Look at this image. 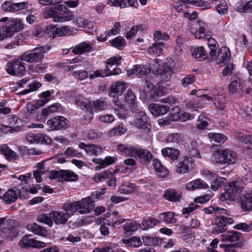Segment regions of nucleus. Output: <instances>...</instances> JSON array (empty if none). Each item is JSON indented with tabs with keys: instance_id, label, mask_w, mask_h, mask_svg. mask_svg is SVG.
Instances as JSON below:
<instances>
[{
	"instance_id": "f257e3e1",
	"label": "nucleus",
	"mask_w": 252,
	"mask_h": 252,
	"mask_svg": "<svg viewBox=\"0 0 252 252\" xmlns=\"http://www.w3.org/2000/svg\"><path fill=\"white\" fill-rule=\"evenodd\" d=\"M199 27L194 33L195 38L198 39L206 38L208 41V45L210 50L209 56L211 59L216 56L218 49L217 42L215 39L210 37L211 32L208 29V26L203 21L198 22Z\"/></svg>"
},
{
	"instance_id": "f03ea898",
	"label": "nucleus",
	"mask_w": 252,
	"mask_h": 252,
	"mask_svg": "<svg viewBox=\"0 0 252 252\" xmlns=\"http://www.w3.org/2000/svg\"><path fill=\"white\" fill-rule=\"evenodd\" d=\"M100 193H93L90 196L82 199L81 201L76 202L77 210L80 214H87L94 207V202L99 198Z\"/></svg>"
},
{
	"instance_id": "7ed1b4c3",
	"label": "nucleus",
	"mask_w": 252,
	"mask_h": 252,
	"mask_svg": "<svg viewBox=\"0 0 252 252\" xmlns=\"http://www.w3.org/2000/svg\"><path fill=\"white\" fill-rule=\"evenodd\" d=\"M241 181H235L229 183L225 186V193L220 197L221 201L232 200L236 194L241 191L243 186Z\"/></svg>"
},
{
	"instance_id": "20e7f679",
	"label": "nucleus",
	"mask_w": 252,
	"mask_h": 252,
	"mask_svg": "<svg viewBox=\"0 0 252 252\" xmlns=\"http://www.w3.org/2000/svg\"><path fill=\"white\" fill-rule=\"evenodd\" d=\"M45 49L43 46H39L34 49L27 51L22 55L23 61L28 63H37L41 61L45 53Z\"/></svg>"
},
{
	"instance_id": "39448f33",
	"label": "nucleus",
	"mask_w": 252,
	"mask_h": 252,
	"mask_svg": "<svg viewBox=\"0 0 252 252\" xmlns=\"http://www.w3.org/2000/svg\"><path fill=\"white\" fill-rule=\"evenodd\" d=\"M25 63L21 60H14L7 63L6 71L9 74L21 76L26 72Z\"/></svg>"
},
{
	"instance_id": "423d86ee",
	"label": "nucleus",
	"mask_w": 252,
	"mask_h": 252,
	"mask_svg": "<svg viewBox=\"0 0 252 252\" xmlns=\"http://www.w3.org/2000/svg\"><path fill=\"white\" fill-rule=\"evenodd\" d=\"M215 221L216 225L213 228L212 232L216 235L225 232L227 229L226 226L234 222L232 218L223 216H217Z\"/></svg>"
},
{
	"instance_id": "0eeeda50",
	"label": "nucleus",
	"mask_w": 252,
	"mask_h": 252,
	"mask_svg": "<svg viewBox=\"0 0 252 252\" xmlns=\"http://www.w3.org/2000/svg\"><path fill=\"white\" fill-rule=\"evenodd\" d=\"M56 14L55 22H62L71 20L74 17L72 11L63 4H59L54 7Z\"/></svg>"
},
{
	"instance_id": "6e6552de",
	"label": "nucleus",
	"mask_w": 252,
	"mask_h": 252,
	"mask_svg": "<svg viewBox=\"0 0 252 252\" xmlns=\"http://www.w3.org/2000/svg\"><path fill=\"white\" fill-rule=\"evenodd\" d=\"M112 101L115 105L114 110L116 114L121 119H125L127 115V111L125 107L126 103L123 99L122 95L111 96Z\"/></svg>"
},
{
	"instance_id": "1a4fd4ad",
	"label": "nucleus",
	"mask_w": 252,
	"mask_h": 252,
	"mask_svg": "<svg viewBox=\"0 0 252 252\" xmlns=\"http://www.w3.org/2000/svg\"><path fill=\"white\" fill-rule=\"evenodd\" d=\"M134 123L137 128L142 129L146 132H149L151 130L150 119L143 111H140L135 115Z\"/></svg>"
},
{
	"instance_id": "9d476101",
	"label": "nucleus",
	"mask_w": 252,
	"mask_h": 252,
	"mask_svg": "<svg viewBox=\"0 0 252 252\" xmlns=\"http://www.w3.org/2000/svg\"><path fill=\"white\" fill-rule=\"evenodd\" d=\"M47 124L50 126L51 130H58L67 127L69 126V121L63 117L57 116L49 120Z\"/></svg>"
},
{
	"instance_id": "9b49d317",
	"label": "nucleus",
	"mask_w": 252,
	"mask_h": 252,
	"mask_svg": "<svg viewBox=\"0 0 252 252\" xmlns=\"http://www.w3.org/2000/svg\"><path fill=\"white\" fill-rule=\"evenodd\" d=\"M26 139L32 144H44L46 145H51L52 144L51 138L44 134L30 133L26 136Z\"/></svg>"
},
{
	"instance_id": "f8f14e48",
	"label": "nucleus",
	"mask_w": 252,
	"mask_h": 252,
	"mask_svg": "<svg viewBox=\"0 0 252 252\" xmlns=\"http://www.w3.org/2000/svg\"><path fill=\"white\" fill-rule=\"evenodd\" d=\"M7 31V33L10 37L12 36L15 33L19 32L23 29L24 25L21 20L19 19H13L9 21L4 26Z\"/></svg>"
},
{
	"instance_id": "ddd939ff",
	"label": "nucleus",
	"mask_w": 252,
	"mask_h": 252,
	"mask_svg": "<svg viewBox=\"0 0 252 252\" xmlns=\"http://www.w3.org/2000/svg\"><path fill=\"white\" fill-rule=\"evenodd\" d=\"M28 7L27 2L14 3L12 1H6L1 5L2 9L5 11L14 12L26 8Z\"/></svg>"
},
{
	"instance_id": "4468645a",
	"label": "nucleus",
	"mask_w": 252,
	"mask_h": 252,
	"mask_svg": "<svg viewBox=\"0 0 252 252\" xmlns=\"http://www.w3.org/2000/svg\"><path fill=\"white\" fill-rule=\"evenodd\" d=\"M156 72L159 75L161 80L165 82L169 81L172 75L174 74L173 68L167 64L159 65Z\"/></svg>"
},
{
	"instance_id": "2eb2a0df",
	"label": "nucleus",
	"mask_w": 252,
	"mask_h": 252,
	"mask_svg": "<svg viewBox=\"0 0 252 252\" xmlns=\"http://www.w3.org/2000/svg\"><path fill=\"white\" fill-rule=\"evenodd\" d=\"M19 245L22 247H34L35 248H42L46 246L45 243L43 242L37 241L31 236H25L19 241Z\"/></svg>"
},
{
	"instance_id": "dca6fc26",
	"label": "nucleus",
	"mask_w": 252,
	"mask_h": 252,
	"mask_svg": "<svg viewBox=\"0 0 252 252\" xmlns=\"http://www.w3.org/2000/svg\"><path fill=\"white\" fill-rule=\"evenodd\" d=\"M230 56L229 49L226 47H222L219 51L216 62L220 66L223 65L230 62Z\"/></svg>"
},
{
	"instance_id": "f3484780",
	"label": "nucleus",
	"mask_w": 252,
	"mask_h": 252,
	"mask_svg": "<svg viewBox=\"0 0 252 252\" xmlns=\"http://www.w3.org/2000/svg\"><path fill=\"white\" fill-rule=\"evenodd\" d=\"M231 82L228 86L229 92L231 94H240L243 92V81L237 76L231 78Z\"/></svg>"
},
{
	"instance_id": "a211bd4d",
	"label": "nucleus",
	"mask_w": 252,
	"mask_h": 252,
	"mask_svg": "<svg viewBox=\"0 0 252 252\" xmlns=\"http://www.w3.org/2000/svg\"><path fill=\"white\" fill-rule=\"evenodd\" d=\"M148 108L152 115L158 117L166 114L169 110V107L162 104L152 103L149 105Z\"/></svg>"
},
{
	"instance_id": "6ab92c4d",
	"label": "nucleus",
	"mask_w": 252,
	"mask_h": 252,
	"mask_svg": "<svg viewBox=\"0 0 252 252\" xmlns=\"http://www.w3.org/2000/svg\"><path fill=\"white\" fill-rule=\"evenodd\" d=\"M142 86L139 91L140 96L144 98H148L150 96H153L152 90L154 88L153 84L150 81L145 80L142 81Z\"/></svg>"
},
{
	"instance_id": "aec40b11",
	"label": "nucleus",
	"mask_w": 252,
	"mask_h": 252,
	"mask_svg": "<svg viewBox=\"0 0 252 252\" xmlns=\"http://www.w3.org/2000/svg\"><path fill=\"white\" fill-rule=\"evenodd\" d=\"M126 88V85L125 83L123 81H117L112 84L109 89V95L110 96H121Z\"/></svg>"
},
{
	"instance_id": "412c9836",
	"label": "nucleus",
	"mask_w": 252,
	"mask_h": 252,
	"mask_svg": "<svg viewBox=\"0 0 252 252\" xmlns=\"http://www.w3.org/2000/svg\"><path fill=\"white\" fill-rule=\"evenodd\" d=\"M79 147L84 149L88 154L94 156H98L102 153L101 147L94 144H86L81 142L79 144Z\"/></svg>"
},
{
	"instance_id": "4be33fe9",
	"label": "nucleus",
	"mask_w": 252,
	"mask_h": 252,
	"mask_svg": "<svg viewBox=\"0 0 252 252\" xmlns=\"http://www.w3.org/2000/svg\"><path fill=\"white\" fill-rule=\"evenodd\" d=\"M53 220L57 224H63L66 223L69 218V215L63 211H53L50 212Z\"/></svg>"
},
{
	"instance_id": "5701e85b",
	"label": "nucleus",
	"mask_w": 252,
	"mask_h": 252,
	"mask_svg": "<svg viewBox=\"0 0 252 252\" xmlns=\"http://www.w3.org/2000/svg\"><path fill=\"white\" fill-rule=\"evenodd\" d=\"M124 101L126 104L132 111H136L137 110L135 101V95L131 90H127L124 95Z\"/></svg>"
},
{
	"instance_id": "b1692460",
	"label": "nucleus",
	"mask_w": 252,
	"mask_h": 252,
	"mask_svg": "<svg viewBox=\"0 0 252 252\" xmlns=\"http://www.w3.org/2000/svg\"><path fill=\"white\" fill-rule=\"evenodd\" d=\"M241 206L244 211H250L252 209V191L242 194L241 197Z\"/></svg>"
},
{
	"instance_id": "393cba45",
	"label": "nucleus",
	"mask_w": 252,
	"mask_h": 252,
	"mask_svg": "<svg viewBox=\"0 0 252 252\" xmlns=\"http://www.w3.org/2000/svg\"><path fill=\"white\" fill-rule=\"evenodd\" d=\"M136 155L140 159L141 162H149L152 158L151 153L148 150L135 147L134 151V156Z\"/></svg>"
},
{
	"instance_id": "a878e982",
	"label": "nucleus",
	"mask_w": 252,
	"mask_h": 252,
	"mask_svg": "<svg viewBox=\"0 0 252 252\" xmlns=\"http://www.w3.org/2000/svg\"><path fill=\"white\" fill-rule=\"evenodd\" d=\"M108 3L110 6H120L121 8L127 6L135 7L138 4L137 0H108Z\"/></svg>"
},
{
	"instance_id": "bb28decb",
	"label": "nucleus",
	"mask_w": 252,
	"mask_h": 252,
	"mask_svg": "<svg viewBox=\"0 0 252 252\" xmlns=\"http://www.w3.org/2000/svg\"><path fill=\"white\" fill-rule=\"evenodd\" d=\"M172 110L175 111V114H173V117L171 116V114H169V119L172 121H176L178 118H180L183 121H186L189 120L193 119L194 118V115L193 114H189L186 112L183 113L181 116L178 115V113L180 112V109L178 107H174L172 109Z\"/></svg>"
},
{
	"instance_id": "cd10ccee",
	"label": "nucleus",
	"mask_w": 252,
	"mask_h": 252,
	"mask_svg": "<svg viewBox=\"0 0 252 252\" xmlns=\"http://www.w3.org/2000/svg\"><path fill=\"white\" fill-rule=\"evenodd\" d=\"M163 196L166 200L174 202L179 201L182 198L181 193L172 189L165 190Z\"/></svg>"
},
{
	"instance_id": "c85d7f7f",
	"label": "nucleus",
	"mask_w": 252,
	"mask_h": 252,
	"mask_svg": "<svg viewBox=\"0 0 252 252\" xmlns=\"http://www.w3.org/2000/svg\"><path fill=\"white\" fill-rule=\"evenodd\" d=\"M61 181L74 182L78 179V175L74 172L68 170H60Z\"/></svg>"
},
{
	"instance_id": "c756f323",
	"label": "nucleus",
	"mask_w": 252,
	"mask_h": 252,
	"mask_svg": "<svg viewBox=\"0 0 252 252\" xmlns=\"http://www.w3.org/2000/svg\"><path fill=\"white\" fill-rule=\"evenodd\" d=\"M191 157H185L177 165L176 172L179 173H186L189 170V164L191 165Z\"/></svg>"
},
{
	"instance_id": "7c9ffc66",
	"label": "nucleus",
	"mask_w": 252,
	"mask_h": 252,
	"mask_svg": "<svg viewBox=\"0 0 252 252\" xmlns=\"http://www.w3.org/2000/svg\"><path fill=\"white\" fill-rule=\"evenodd\" d=\"M208 188V185L206 183L199 179L190 182L186 186V189L190 191L197 189H207Z\"/></svg>"
},
{
	"instance_id": "2f4dec72",
	"label": "nucleus",
	"mask_w": 252,
	"mask_h": 252,
	"mask_svg": "<svg viewBox=\"0 0 252 252\" xmlns=\"http://www.w3.org/2000/svg\"><path fill=\"white\" fill-rule=\"evenodd\" d=\"M92 49V44L87 42H83L76 45L72 50L75 54H81L90 52Z\"/></svg>"
},
{
	"instance_id": "473e14b6",
	"label": "nucleus",
	"mask_w": 252,
	"mask_h": 252,
	"mask_svg": "<svg viewBox=\"0 0 252 252\" xmlns=\"http://www.w3.org/2000/svg\"><path fill=\"white\" fill-rule=\"evenodd\" d=\"M221 237L222 241L232 243L239 240L241 234L235 231H231L222 234Z\"/></svg>"
},
{
	"instance_id": "72a5a7b5",
	"label": "nucleus",
	"mask_w": 252,
	"mask_h": 252,
	"mask_svg": "<svg viewBox=\"0 0 252 252\" xmlns=\"http://www.w3.org/2000/svg\"><path fill=\"white\" fill-rule=\"evenodd\" d=\"M191 52L192 57L199 61L205 60L208 57L207 52L202 46L192 49Z\"/></svg>"
},
{
	"instance_id": "f704fd0d",
	"label": "nucleus",
	"mask_w": 252,
	"mask_h": 252,
	"mask_svg": "<svg viewBox=\"0 0 252 252\" xmlns=\"http://www.w3.org/2000/svg\"><path fill=\"white\" fill-rule=\"evenodd\" d=\"M165 46L162 42H155L150 46L148 51L150 54L160 55L162 54Z\"/></svg>"
},
{
	"instance_id": "c9c22d12",
	"label": "nucleus",
	"mask_w": 252,
	"mask_h": 252,
	"mask_svg": "<svg viewBox=\"0 0 252 252\" xmlns=\"http://www.w3.org/2000/svg\"><path fill=\"white\" fill-rule=\"evenodd\" d=\"M226 103L225 95L222 93H218L214 95V104L220 110H223Z\"/></svg>"
},
{
	"instance_id": "e433bc0d",
	"label": "nucleus",
	"mask_w": 252,
	"mask_h": 252,
	"mask_svg": "<svg viewBox=\"0 0 252 252\" xmlns=\"http://www.w3.org/2000/svg\"><path fill=\"white\" fill-rule=\"evenodd\" d=\"M161 153L163 156L168 157L172 160L177 159L180 155L178 150L170 147L163 149L161 150Z\"/></svg>"
},
{
	"instance_id": "4c0bfd02",
	"label": "nucleus",
	"mask_w": 252,
	"mask_h": 252,
	"mask_svg": "<svg viewBox=\"0 0 252 252\" xmlns=\"http://www.w3.org/2000/svg\"><path fill=\"white\" fill-rule=\"evenodd\" d=\"M0 151L8 160H16L18 158L17 154L6 145H4L1 147Z\"/></svg>"
},
{
	"instance_id": "58836bf2",
	"label": "nucleus",
	"mask_w": 252,
	"mask_h": 252,
	"mask_svg": "<svg viewBox=\"0 0 252 252\" xmlns=\"http://www.w3.org/2000/svg\"><path fill=\"white\" fill-rule=\"evenodd\" d=\"M117 160L116 157L107 156L104 159L94 158L92 161L95 163H101L103 167H106L115 163Z\"/></svg>"
},
{
	"instance_id": "ea45409f",
	"label": "nucleus",
	"mask_w": 252,
	"mask_h": 252,
	"mask_svg": "<svg viewBox=\"0 0 252 252\" xmlns=\"http://www.w3.org/2000/svg\"><path fill=\"white\" fill-rule=\"evenodd\" d=\"M135 146H131L128 144H118L117 145V150L121 153L125 154L126 155L131 157L134 156V151Z\"/></svg>"
},
{
	"instance_id": "a19ab883",
	"label": "nucleus",
	"mask_w": 252,
	"mask_h": 252,
	"mask_svg": "<svg viewBox=\"0 0 252 252\" xmlns=\"http://www.w3.org/2000/svg\"><path fill=\"white\" fill-rule=\"evenodd\" d=\"M17 198V193L13 189H8L2 196L3 200L7 204L15 202Z\"/></svg>"
},
{
	"instance_id": "79ce46f5",
	"label": "nucleus",
	"mask_w": 252,
	"mask_h": 252,
	"mask_svg": "<svg viewBox=\"0 0 252 252\" xmlns=\"http://www.w3.org/2000/svg\"><path fill=\"white\" fill-rule=\"evenodd\" d=\"M175 214L172 212H167L159 214V219L166 223L171 224L176 222L177 219L175 218Z\"/></svg>"
},
{
	"instance_id": "37998d69",
	"label": "nucleus",
	"mask_w": 252,
	"mask_h": 252,
	"mask_svg": "<svg viewBox=\"0 0 252 252\" xmlns=\"http://www.w3.org/2000/svg\"><path fill=\"white\" fill-rule=\"evenodd\" d=\"M211 159L217 164H223L225 163L224 150H217L211 156Z\"/></svg>"
},
{
	"instance_id": "c03bdc74",
	"label": "nucleus",
	"mask_w": 252,
	"mask_h": 252,
	"mask_svg": "<svg viewBox=\"0 0 252 252\" xmlns=\"http://www.w3.org/2000/svg\"><path fill=\"white\" fill-rule=\"evenodd\" d=\"M153 165L157 172L158 175L161 177H165L168 174V171L166 168L161 165V162L157 160H154Z\"/></svg>"
},
{
	"instance_id": "a18cd8bd",
	"label": "nucleus",
	"mask_w": 252,
	"mask_h": 252,
	"mask_svg": "<svg viewBox=\"0 0 252 252\" xmlns=\"http://www.w3.org/2000/svg\"><path fill=\"white\" fill-rule=\"evenodd\" d=\"M61 105L59 103H55L50 105L47 108H44L42 111V115L44 116L49 115L51 113L62 111Z\"/></svg>"
},
{
	"instance_id": "49530a36",
	"label": "nucleus",
	"mask_w": 252,
	"mask_h": 252,
	"mask_svg": "<svg viewBox=\"0 0 252 252\" xmlns=\"http://www.w3.org/2000/svg\"><path fill=\"white\" fill-rule=\"evenodd\" d=\"M110 219L111 220L112 226L115 227V226L119 225L125 222V220L122 218L119 214L117 211L113 212L110 215Z\"/></svg>"
},
{
	"instance_id": "de8ad7c7",
	"label": "nucleus",
	"mask_w": 252,
	"mask_h": 252,
	"mask_svg": "<svg viewBox=\"0 0 252 252\" xmlns=\"http://www.w3.org/2000/svg\"><path fill=\"white\" fill-rule=\"evenodd\" d=\"M28 229L36 235L45 236L47 231L42 226L34 223L32 225H28Z\"/></svg>"
},
{
	"instance_id": "09e8293b",
	"label": "nucleus",
	"mask_w": 252,
	"mask_h": 252,
	"mask_svg": "<svg viewBox=\"0 0 252 252\" xmlns=\"http://www.w3.org/2000/svg\"><path fill=\"white\" fill-rule=\"evenodd\" d=\"M209 137L212 142L216 143L219 145L224 143L227 140V137L220 133H209Z\"/></svg>"
},
{
	"instance_id": "8fccbe9b",
	"label": "nucleus",
	"mask_w": 252,
	"mask_h": 252,
	"mask_svg": "<svg viewBox=\"0 0 252 252\" xmlns=\"http://www.w3.org/2000/svg\"><path fill=\"white\" fill-rule=\"evenodd\" d=\"M160 221L154 217H149L147 220H143L142 226L143 229H147L160 223Z\"/></svg>"
},
{
	"instance_id": "3c124183",
	"label": "nucleus",
	"mask_w": 252,
	"mask_h": 252,
	"mask_svg": "<svg viewBox=\"0 0 252 252\" xmlns=\"http://www.w3.org/2000/svg\"><path fill=\"white\" fill-rule=\"evenodd\" d=\"M123 242L127 247L131 248H137L142 245V241L139 237H132L127 240H124Z\"/></svg>"
},
{
	"instance_id": "603ef678",
	"label": "nucleus",
	"mask_w": 252,
	"mask_h": 252,
	"mask_svg": "<svg viewBox=\"0 0 252 252\" xmlns=\"http://www.w3.org/2000/svg\"><path fill=\"white\" fill-rule=\"evenodd\" d=\"M225 163L227 164L234 163L236 160V154L231 150H224Z\"/></svg>"
},
{
	"instance_id": "864d4df0",
	"label": "nucleus",
	"mask_w": 252,
	"mask_h": 252,
	"mask_svg": "<svg viewBox=\"0 0 252 252\" xmlns=\"http://www.w3.org/2000/svg\"><path fill=\"white\" fill-rule=\"evenodd\" d=\"M204 211L206 214H210L215 213V215H224L227 213L226 210L223 208H220L218 207L210 206L208 208L204 209Z\"/></svg>"
},
{
	"instance_id": "5fc2aeb1",
	"label": "nucleus",
	"mask_w": 252,
	"mask_h": 252,
	"mask_svg": "<svg viewBox=\"0 0 252 252\" xmlns=\"http://www.w3.org/2000/svg\"><path fill=\"white\" fill-rule=\"evenodd\" d=\"M135 186L129 183L122 185L118 189L119 192L121 194H130L134 191Z\"/></svg>"
},
{
	"instance_id": "6e6d98bb",
	"label": "nucleus",
	"mask_w": 252,
	"mask_h": 252,
	"mask_svg": "<svg viewBox=\"0 0 252 252\" xmlns=\"http://www.w3.org/2000/svg\"><path fill=\"white\" fill-rule=\"evenodd\" d=\"M110 43L111 46L118 48L119 50L123 49L126 43V41L124 37L122 36H118L115 39L111 40Z\"/></svg>"
},
{
	"instance_id": "4d7b16f0",
	"label": "nucleus",
	"mask_w": 252,
	"mask_h": 252,
	"mask_svg": "<svg viewBox=\"0 0 252 252\" xmlns=\"http://www.w3.org/2000/svg\"><path fill=\"white\" fill-rule=\"evenodd\" d=\"M126 131V128L123 125H119L110 130L108 133L110 137L121 135Z\"/></svg>"
},
{
	"instance_id": "13d9d810",
	"label": "nucleus",
	"mask_w": 252,
	"mask_h": 252,
	"mask_svg": "<svg viewBox=\"0 0 252 252\" xmlns=\"http://www.w3.org/2000/svg\"><path fill=\"white\" fill-rule=\"evenodd\" d=\"M63 208L64 210V213H67L69 217L72 215L75 212L78 211L77 202L70 204H64Z\"/></svg>"
},
{
	"instance_id": "bf43d9fd",
	"label": "nucleus",
	"mask_w": 252,
	"mask_h": 252,
	"mask_svg": "<svg viewBox=\"0 0 252 252\" xmlns=\"http://www.w3.org/2000/svg\"><path fill=\"white\" fill-rule=\"evenodd\" d=\"M50 214L40 215L37 217V220L41 223L47 224L49 226H52L53 224V218Z\"/></svg>"
},
{
	"instance_id": "052dcab7",
	"label": "nucleus",
	"mask_w": 252,
	"mask_h": 252,
	"mask_svg": "<svg viewBox=\"0 0 252 252\" xmlns=\"http://www.w3.org/2000/svg\"><path fill=\"white\" fill-rule=\"evenodd\" d=\"M75 103L82 108H85L87 111L90 110L91 102L82 97H78L75 99Z\"/></svg>"
},
{
	"instance_id": "680f3d73",
	"label": "nucleus",
	"mask_w": 252,
	"mask_h": 252,
	"mask_svg": "<svg viewBox=\"0 0 252 252\" xmlns=\"http://www.w3.org/2000/svg\"><path fill=\"white\" fill-rule=\"evenodd\" d=\"M153 38L155 42H158L160 40H168L170 36L165 32H162L160 31H156L154 33Z\"/></svg>"
},
{
	"instance_id": "e2e57ef3",
	"label": "nucleus",
	"mask_w": 252,
	"mask_h": 252,
	"mask_svg": "<svg viewBox=\"0 0 252 252\" xmlns=\"http://www.w3.org/2000/svg\"><path fill=\"white\" fill-rule=\"evenodd\" d=\"M225 181V179L224 178L218 177L215 178L211 184V189L214 191L218 190L220 187L223 186Z\"/></svg>"
},
{
	"instance_id": "0e129e2a",
	"label": "nucleus",
	"mask_w": 252,
	"mask_h": 252,
	"mask_svg": "<svg viewBox=\"0 0 252 252\" xmlns=\"http://www.w3.org/2000/svg\"><path fill=\"white\" fill-rule=\"evenodd\" d=\"M166 141L167 142L169 143H179L181 142L183 140L182 137L180 134L178 133H175L170 134L166 137Z\"/></svg>"
},
{
	"instance_id": "69168bd1",
	"label": "nucleus",
	"mask_w": 252,
	"mask_h": 252,
	"mask_svg": "<svg viewBox=\"0 0 252 252\" xmlns=\"http://www.w3.org/2000/svg\"><path fill=\"white\" fill-rule=\"evenodd\" d=\"M110 176L112 177L111 173L108 171H106L103 173L97 174L93 178V179L96 182H101L107 179H109Z\"/></svg>"
},
{
	"instance_id": "338daca9",
	"label": "nucleus",
	"mask_w": 252,
	"mask_h": 252,
	"mask_svg": "<svg viewBox=\"0 0 252 252\" xmlns=\"http://www.w3.org/2000/svg\"><path fill=\"white\" fill-rule=\"evenodd\" d=\"M46 34L51 38H54L58 36V28L54 26H49L46 28Z\"/></svg>"
},
{
	"instance_id": "774afa93",
	"label": "nucleus",
	"mask_w": 252,
	"mask_h": 252,
	"mask_svg": "<svg viewBox=\"0 0 252 252\" xmlns=\"http://www.w3.org/2000/svg\"><path fill=\"white\" fill-rule=\"evenodd\" d=\"M3 232L7 233L6 237L12 239L15 237L18 234V231L17 228L15 226H11L8 228H4L3 229Z\"/></svg>"
}]
</instances>
